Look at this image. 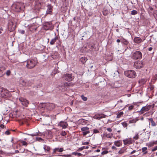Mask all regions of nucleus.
Instances as JSON below:
<instances>
[{
	"instance_id": "1",
	"label": "nucleus",
	"mask_w": 157,
	"mask_h": 157,
	"mask_svg": "<svg viewBox=\"0 0 157 157\" xmlns=\"http://www.w3.org/2000/svg\"><path fill=\"white\" fill-rule=\"evenodd\" d=\"M0 96L2 98H7L11 96V94L7 89L1 88L0 89Z\"/></svg>"
},
{
	"instance_id": "2",
	"label": "nucleus",
	"mask_w": 157,
	"mask_h": 157,
	"mask_svg": "<svg viewBox=\"0 0 157 157\" xmlns=\"http://www.w3.org/2000/svg\"><path fill=\"white\" fill-rule=\"evenodd\" d=\"M125 75L129 78H134L136 76V73L133 70H128L124 72Z\"/></svg>"
},
{
	"instance_id": "3",
	"label": "nucleus",
	"mask_w": 157,
	"mask_h": 157,
	"mask_svg": "<svg viewBox=\"0 0 157 157\" xmlns=\"http://www.w3.org/2000/svg\"><path fill=\"white\" fill-rule=\"evenodd\" d=\"M13 7L14 10L16 12H20L21 10L24 8V4L21 2H17L15 5H14Z\"/></svg>"
},
{
	"instance_id": "4",
	"label": "nucleus",
	"mask_w": 157,
	"mask_h": 157,
	"mask_svg": "<svg viewBox=\"0 0 157 157\" xmlns=\"http://www.w3.org/2000/svg\"><path fill=\"white\" fill-rule=\"evenodd\" d=\"M36 65V62L33 60H28L27 61L26 67L28 68L32 69Z\"/></svg>"
},
{
	"instance_id": "5",
	"label": "nucleus",
	"mask_w": 157,
	"mask_h": 157,
	"mask_svg": "<svg viewBox=\"0 0 157 157\" xmlns=\"http://www.w3.org/2000/svg\"><path fill=\"white\" fill-rule=\"evenodd\" d=\"M142 57V54L139 51L135 52L132 54V58L135 59H140Z\"/></svg>"
},
{
	"instance_id": "6",
	"label": "nucleus",
	"mask_w": 157,
	"mask_h": 157,
	"mask_svg": "<svg viewBox=\"0 0 157 157\" xmlns=\"http://www.w3.org/2000/svg\"><path fill=\"white\" fill-rule=\"evenodd\" d=\"M63 78L67 81L70 82L72 80L73 78L71 74L67 73L63 75Z\"/></svg>"
},
{
	"instance_id": "7",
	"label": "nucleus",
	"mask_w": 157,
	"mask_h": 157,
	"mask_svg": "<svg viewBox=\"0 0 157 157\" xmlns=\"http://www.w3.org/2000/svg\"><path fill=\"white\" fill-rule=\"evenodd\" d=\"M134 66L136 68L139 69L143 67V64L141 61H138L134 63Z\"/></svg>"
},
{
	"instance_id": "8",
	"label": "nucleus",
	"mask_w": 157,
	"mask_h": 157,
	"mask_svg": "<svg viewBox=\"0 0 157 157\" xmlns=\"http://www.w3.org/2000/svg\"><path fill=\"white\" fill-rule=\"evenodd\" d=\"M45 106L46 108L49 110H52L55 107L54 104L49 103L45 104Z\"/></svg>"
},
{
	"instance_id": "9",
	"label": "nucleus",
	"mask_w": 157,
	"mask_h": 157,
	"mask_svg": "<svg viewBox=\"0 0 157 157\" xmlns=\"http://www.w3.org/2000/svg\"><path fill=\"white\" fill-rule=\"evenodd\" d=\"M19 100L23 105L25 106H27L29 104V102L26 99L22 98H19Z\"/></svg>"
},
{
	"instance_id": "10",
	"label": "nucleus",
	"mask_w": 157,
	"mask_h": 157,
	"mask_svg": "<svg viewBox=\"0 0 157 157\" xmlns=\"http://www.w3.org/2000/svg\"><path fill=\"white\" fill-rule=\"evenodd\" d=\"M81 129L83 132V135L84 136H85L90 132V131L89 130V128L87 127H86L82 128Z\"/></svg>"
},
{
	"instance_id": "11",
	"label": "nucleus",
	"mask_w": 157,
	"mask_h": 157,
	"mask_svg": "<svg viewBox=\"0 0 157 157\" xmlns=\"http://www.w3.org/2000/svg\"><path fill=\"white\" fill-rule=\"evenodd\" d=\"M20 82L23 86H30L29 84V82L26 79L22 80Z\"/></svg>"
},
{
	"instance_id": "12",
	"label": "nucleus",
	"mask_w": 157,
	"mask_h": 157,
	"mask_svg": "<svg viewBox=\"0 0 157 157\" xmlns=\"http://www.w3.org/2000/svg\"><path fill=\"white\" fill-rule=\"evenodd\" d=\"M124 144L125 145H128L132 143V141L131 139L128 138L123 140Z\"/></svg>"
},
{
	"instance_id": "13",
	"label": "nucleus",
	"mask_w": 157,
	"mask_h": 157,
	"mask_svg": "<svg viewBox=\"0 0 157 157\" xmlns=\"http://www.w3.org/2000/svg\"><path fill=\"white\" fill-rule=\"evenodd\" d=\"M151 106H146L143 107L141 109V111L142 113H144L145 112L149 110L150 109Z\"/></svg>"
},
{
	"instance_id": "14",
	"label": "nucleus",
	"mask_w": 157,
	"mask_h": 157,
	"mask_svg": "<svg viewBox=\"0 0 157 157\" xmlns=\"http://www.w3.org/2000/svg\"><path fill=\"white\" fill-rule=\"evenodd\" d=\"M59 125L62 127L63 128H65L67 127L68 124L66 122L61 121L59 123Z\"/></svg>"
},
{
	"instance_id": "15",
	"label": "nucleus",
	"mask_w": 157,
	"mask_h": 157,
	"mask_svg": "<svg viewBox=\"0 0 157 157\" xmlns=\"http://www.w3.org/2000/svg\"><path fill=\"white\" fill-rule=\"evenodd\" d=\"M142 41V39L139 37H135L134 39V42L137 44L141 43Z\"/></svg>"
},
{
	"instance_id": "16",
	"label": "nucleus",
	"mask_w": 157,
	"mask_h": 157,
	"mask_svg": "<svg viewBox=\"0 0 157 157\" xmlns=\"http://www.w3.org/2000/svg\"><path fill=\"white\" fill-rule=\"evenodd\" d=\"M63 151V148H56L53 150L54 153H56L57 152H62Z\"/></svg>"
},
{
	"instance_id": "17",
	"label": "nucleus",
	"mask_w": 157,
	"mask_h": 157,
	"mask_svg": "<svg viewBox=\"0 0 157 157\" xmlns=\"http://www.w3.org/2000/svg\"><path fill=\"white\" fill-rule=\"evenodd\" d=\"M52 11V7L51 6H48V9L46 11L47 14H50Z\"/></svg>"
},
{
	"instance_id": "18",
	"label": "nucleus",
	"mask_w": 157,
	"mask_h": 157,
	"mask_svg": "<svg viewBox=\"0 0 157 157\" xmlns=\"http://www.w3.org/2000/svg\"><path fill=\"white\" fill-rule=\"evenodd\" d=\"M58 37L56 36L54 38L52 39L50 42V44L52 45L54 44L56 41L58 40Z\"/></svg>"
},
{
	"instance_id": "19",
	"label": "nucleus",
	"mask_w": 157,
	"mask_h": 157,
	"mask_svg": "<svg viewBox=\"0 0 157 157\" xmlns=\"http://www.w3.org/2000/svg\"><path fill=\"white\" fill-rule=\"evenodd\" d=\"M87 60V59L85 57H83L80 59V61L83 63H85Z\"/></svg>"
},
{
	"instance_id": "20",
	"label": "nucleus",
	"mask_w": 157,
	"mask_h": 157,
	"mask_svg": "<svg viewBox=\"0 0 157 157\" xmlns=\"http://www.w3.org/2000/svg\"><path fill=\"white\" fill-rule=\"evenodd\" d=\"M149 120L151 123V125L152 126H155L156 125V123L153 120V119L152 118H149Z\"/></svg>"
},
{
	"instance_id": "21",
	"label": "nucleus",
	"mask_w": 157,
	"mask_h": 157,
	"mask_svg": "<svg viewBox=\"0 0 157 157\" xmlns=\"http://www.w3.org/2000/svg\"><path fill=\"white\" fill-rule=\"evenodd\" d=\"M74 85V84L71 82H65L64 84V86L66 87H68L69 86H72Z\"/></svg>"
},
{
	"instance_id": "22",
	"label": "nucleus",
	"mask_w": 157,
	"mask_h": 157,
	"mask_svg": "<svg viewBox=\"0 0 157 157\" xmlns=\"http://www.w3.org/2000/svg\"><path fill=\"white\" fill-rule=\"evenodd\" d=\"M114 144L117 146L120 147L122 144L120 141H117L114 142Z\"/></svg>"
},
{
	"instance_id": "23",
	"label": "nucleus",
	"mask_w": 157,
	"mask_h": 157,
	"mask_svg": "<svg viewBox=\"0 0 157 157\" xmlns=\"http://www.w3.org/2000/svg\"><path fill=\"white\" fill-rule=\"evenodd\" d=\"M89 148V147L88 146H83L82 147H81L79 148L77 150L78 151H82V150L86 149H88Z\"/></svg>"
},
{
	"instance_id": "24",
	"label": "nucleus",
	"mask_w": 157,
	"mask_h": 157,
	"mask_svg": "<svg viewBox=\"0 0 157 157\" xmlns=\"http://www.w3.org/2000/svg\"><path fill=\"white\" fill-rule=\"evenodd\" d=\"M138 120V119L137 118H135L133 119L130 120H129V123H136Z\"/></svg>"
},
{
	"instance_id": "25",
	"label": "nucleus",
	"mask_w": 157,
	"mask_h": 157,
	"mask_svg": "<svg viewBox=\"0 0 157 157\" xmlns=\"http://www.w3.org/2000/svg\"><path fill=\"white\" fill-rule=\"evenodd\" d=\"M123 114V112H121L117 114V118H119Z\"/></svg>"
},
{
	"instance_id": "26",
	"label": "nucleus",
	"mask_w": 157,
	"mask_h": 157,
	"mask_svg": "<svg viewBox=\"0 0 157 157\" xmlns=\"http://www.w3.org/2000/svg\"><path fill=\"white\" fill-rule=\"evenodd\" d=\"M4 75L3 68L0 67V77H2Z\"/></svg>"
},
{
	"instance_id": "27",
	"label": "nucleus",
	"mask_w": 157,
	"mask_h": 157,
	"mask_svg": "<svg viewBox=\"0 0 157 157\" xmlns=\"http://www.w3.org/2000/svg\"><path fill=\"white\" fill-rule=\"evenodd\" d=\"M122 42L125 45H127L128 44V42L126 40L124 39L122 40Z\"/></svg>"
},
{
	"instance_id": "28",
	"label": "nucleus",
	"mask_w": 157,
	"mask_h": 157,
	"mask_svg": "<svg viewBox=\"0 0 157 157\" xmlns=\"http://www.w3.org/2000/svg\"><path fill=\"white\" fill-rule=\"evenodd\" d=\"M138 12L136 10H133L131 11V14L132 15H135L137 14Z\"/></svg>"
},
{
	"instance_id": "29",
	"label": "nucleus",
	"mask_w": 157,
	"mask_h": 157,
	"mask_svg": "<svg viewBox=\"0 0 157 157\" xmlns=\"http://www.w3.org/2000/svg\"><path fill=\"white\" fill-rule=\"evenodd\" d=\"M125 150L124 148H121L119 151L118 153L120 154H122L124 152Z\"/></svg>"
},
{
	"instance_id": "30",
	"label": "nucleus",
	"mask_w": 157,
	"mask_h": 157,
	"mask_svg": "<svg viewBox=\"0 0 157 157\" xmlns=\"http://www.w3.org/2000/svg\"><path fill=\"white\" fill-rule=\"evenodd\" d=\"M121 124L122 126L124 128L128 126V124L127 123L125 122H122Z\"/></svg>"
},
{
	"instance_id": "31",
	"label": "nucleus",
	"mask_w": 157,
	"mask_h": 157,
	"mask_svg": "<svg viewBox=\"0 0 157 157\" xmlns=\"http://www.w3.org/2000/svg\"><path fill=\"white\" fill-rule=\"evenodd\" d=\"M81 97L82 99L84 101H86L87 100V98L86 97H85L83 95H82L81 96Z\"/></svg>"
},
{
	"instance_id": "32",
	"label": "nucleus",
	"mask_w": 157,
	"mask_h": 157,
	"mask_svg": "<svg viewBox=\"0 0 157 157\" xmlns=\"http://www.w3.org/2000/svg\"><path fill=\"white\" fill-rule=\"evenodd\" d=\"M21 143H22L23 145L26 146L27 145V143L26 142L24 141H21Z\"/></svg>"
},
{
	"instance_id": "33",
	"label": "nucleus",
	"mask_w": 157,
	"mask_h": 157,
	"mask_svg": "<svg viewBox=\"0 0 157 157\" xmlns=\"http://www.w3.org/2000/svg\"><path fill=\"white\" fill-rule=\"evenodd\" d=\"M60 134L62 136H65L66 135V132L64 131H62L60 133Z\"/></svg>"
},
{
	"instance_id": "34",
	"label": "nucleus",
	"mask_w": 157,
	"mask_h": 157,
	"mask_svg": "<svg viewBox=\"0 0 157 157\" xmlns=\"http://www.w3.org/2000/svg\"><path fill=\"white\" fill-rule=\"evenodd\" d=\"M113 136V134L112 133H109L107 135V137L109 138H111Z\"/></svg>"
},
{
	"instance_id": "35",
	"label": "nucleus",
	"mask_w": 157,
	"mask_h": 157,
	"mask_svg": "<svg viewBox=\"0 0 157 157\" xmlns=\"http://www.w3.org/2000/svg\"><path fill=\"white\" fill-rule=\"evenodd\" d=\"M98 116L99 119L105 117V115H98Z\"/></svg>"
},
{
	"instance_id": "36",
	"label": "nucleus",
	"mask_w": 157,
	"mask_h": 157,
	"mask_svg": "<svg viewBox=\"0 0 157 157\" xmlns=\"http://www.w3.org/2000/svg\"><path fill=\"white\" fill-rule=\"evenodd\" d=\"M44 148L45 150H47V151H48L49 150V147L46 146V145L44 146Z\"/></svg>"
},
{
	"instance_id": "37",
	"label": "nucleus",
	"mask_w": 157,
	"mask_h": 157,
	"mask_svg": "<svg viewBox=\"0 0 157 157\" xmlns=\"http://www.w3.org/2000/svg\"><path fill=\"white\" fill-rule=\"evenodd\" d=\"M133 138L135 140H137L139 138V135L138 134H137Z\"/></svg>"
},
{
	"instance_id": "38",
	"label": "nucleus",
	"mask_w": 157,
	"mask_h": 157,
	"mask_svg": "<svg viewBox=\"0 0 157 157\" xmlns=\"http://www.w3.org/2000/svg\"><path fill=\"white\" fill-rule=\"evenodd\" d=\"M108 151H103L101 152V154L102 155H104L107 154L108 153Z\"/></svg>"
},
{
	"instance_id": "39",
	"label": "nucleus",
	"mask_w": 157,
	"mask_h": 157,
	"mask_svg": "<svg viewBox=\"0 0 157 157\" xmlns=\"http://www.w3.org/2000/svg\"><path fill=\"white\" fill-rule=\"evenodd\" d=\"M93 118L94 119H99V117H98V115H95L93 117Z\"/></svg>"
},
{
	"instance_id": "40",
	"label": "nucleus",
	"mask_w": 157,
	"mask_h": 157,
	"mask_svg": "<svg viewBox=\"0 0 157 157\" xmlns=\"http://www.w3.org/2000/svg\"><path fill=\"white\" fill-rule=\"evenodd\" d=\"M133 105H131L128 107V110H131L133 108Z\"/></svg>"
},
{
	"instance_id": "41",
	"label": "nucleus",
	"mask_w": 157,
	"mask_h": 157,
	"mask_svg": "<svg viewBox=\"0 0 157 157\" xmlns=\"http://www.w3.org/2000/svg\"><path fill=\"white\" fill-rule=\"evenodd\" d=\"M89 142H82V145H88L89 144Z\"/></svg>"
},
{
	"instance_id": "42",
	"label": "nucleus",
	"mask_w": 157,
	"mask_h": 157,
	"mask_svg": "<svg viewBox=\"0 0 157 157\" xmlns=\"http://www.w3.org/2000/svg\"><path fill=\"white\" fill-rule=\"evenodd\" d=\"M10 74V70L7 71L6 73V74L7 75L9 76Z\"/></svg>"
},
{
	"instance_id": "43",
	"label": "nucleus",
	"mask_w": 157,
	"mask_h": 157,
	"mask_svg": "<svg viewBox=\"0 0 157 157\" xmlns=\"http://www.w3.org/2000/svg\"><path fill=\"white\" fill-rule=\"evenodd\" d=\"M147 149V147H144L142 148V151L143 152H144Z\"/></svg>"
},
{
	"instance_id": "44",
	"label": "nucleus",
	"mask_w": 157,
	"mask_h": 157,
	"mask_svg": "<svg viewBox=\"0 0 157 157\" xmlns=\"http://www.w3.org/2000/svg\"><path fill=\"white\" fill-rule=\"evenodd\" d=\"M93 132L94 133H97L99 132V131L97 129H94Z\"/></svg>"
},
{
	"instance_id": "45",
	"label": "nucleus",
	"mask_w": 157,
	"mask_h": 157,
	"mask_svg": "<svg viewBox=\"0 0 157 157\" xmlns=\"http://www.w3.org/2000/svg\"><path fill=\"white\" fill-rule=\"evenodd\" d=\"M19 33L21 34H24L25 33V31L23 30H20L19 31Z\"/></svg>"
},
{
	"instance_id": "46",
	"label": "nucleus",
	"mask_w": 157,
	"mask_h": 157,
	"mask_svg": "<svg viewBox=\"0 0 157 157\" xmlns=\"http://www.w3.org/2000/svg\"><path fill=\"white\" fill-rule=\"evenodd\" d=\"M5 133L6 135H9L10 134V132L9 131H7L5 132Z\"/></svg>"
},
{
	"instance_id": "47",
	"label": "nucleus",
	"mask_w": 157,
	"mask_h": 157,
	"mask_svg": "<svg viewBox=\"0 0 157 157\" xmlns=\"http://www.w3.org/2000/svg\"><path fill=\"white\" fill-rule=\"evenodd\" d=\"M157 150V146L155 147L153 149H152V151H154Z\"/></svg>"
},
{
	"instance_id": "48",
	"label": "nucleus",
	"mask_w": 157,
	"mask_h": 157,
	"mask_svg": "<svg viewBox=\"0 0 157 157\" xmlns=\"http://www.w3.org/2000/svg\"><path fill=\"white\" fill-rule=\"evenodd\" d=\"M63 156L64 157H71V155H63Z\"/></svg>"
},
{
	"instance_id": "49",
	"label": "nucleus",
	"mask_w": 157,
	"mask_h": 157,
	"mask_svg": "<svg viewBox=\"0 0 157 157\" xmlns=\"http://www.w3.org/2000/svg\"><path fill=\"white\" fill-rule=\"evenodd\" d=\"M106 129L109 132H111L112 131V130L111 129V128H107Z\"/></svg>"
},
{
	"instance_id": "50",
	"label": "nucleus",
	"mask_w": 157,
	"mask_h": 157,
	"mask_svg": "<svg viewBox=\"0 0 157 157\" xmlns=\"http://www.w3.org/2000/svg\"><path fill=\"white\" fill-rule=\"evenodd\" d=\"M0 127L2 128H3L5 127V126L3 124H2L0 125Z\"/></svg>"
},
{
	"instance_id": "51",
	"label": "nucleus",
	"mask_w": 157,
	"mask_h": 157,
	"mask_svg": "<svg viewBox=\"0 0 157 157\" xmlns=\"http://www.w3.org/2000/svg\"><path fill=\"white\" fill-rule=\"evenodd\" d=\"M77 155L78 156H80L81 155H82V154L80 153H77Z\"/></svg>"
},
{
	"instance_id": "52",
	"label": "nucleus",
	"mask_w": 157,
	"mask_h": 157,
	"mask_svg": "<svg viewBox=\"0 0 157 157\" xmlns=\"http://www.w3.org/2000/svg\"><path fill=\"white\" fill-rule=\"evenodd\" d=\"M152 47H150L148 48V50L149 51H151L152 50Z\"/></svg>"
},
{
	"instance_id": "53",
	"label": "nucleus",
	"mask_w": 157,
	"mask_h": 157,
	"mask_svg": "<svg viewBox=\"0 0 157 157\" xmlns=\"http://www.w3.org/2000/svg\"><path fill=\"white\" fill-rule=\"evenodd\" d=\"M72 154L74 155H76L77 154V152H73L72 153Z\"/></svg>"
},
{
	"instance_id": "54",
	"label": "nucleus",
	"mask_w": 157,
	"mask_h": 157,
	"mask_svg": "<svg viewBox=\"0 0 157 157\" xmlns=\"http://www.w3.org/2000/svg\"><path fill=\"white\" fill-rule=\"evenodd\" d=\"M121 41L119 39H117V42L118 43H119Z\"/></svg>"
},
{
	"instance_id": "55",
	"label": "nucleus",
	"mask_w": 157,
	"mask_h": 157,
	"mask_svg": "<svg viewBox=\"0 0 157 157\" xmlns=\"http://www.w3.org/2000/svg\"><path fill=\"white\" fill-rule=\"evenodd\" d=\"M112 148L113 149H115L116 148V147L114 146H112Z\"/></svg>"
},
{
	"instance_id": "56",
	"label": "nucleus",
	"mask_w": 157,
	"mask_h": 157,
	"mask_svg": "<svg viewBox=\"0 0 157 157\" xmlns=\"http://www.w3.org/2000/svg\"><path fill=\"white\" fill-rule=\"evenodd\" d=\"M96 151H97V152H100V150H99V149H97V150H96Z\"/></svg>"
},
{
	"instance_id": "57",
	"label": "nucleus",
	"mask_w": 157,
	"mask_h": 157,
	"mask_svg": "<svg viewBox=\"0 0 157 157\" xmlns=\"http://www.w3.org/2000/svg\"><path fill=\"white\" fill-rule=\"evenodd\" d=\"M15 151L16 153H18L19 152V151L18 150Z\"/></svg>"
},
{
	"instance_id": "58",
	"label": "nucleus",
	"mask_w": 157,
	"mask_h": 157,
	"mask_svg": "<svg viewBox=\"0 0 157 157\" xmlns=\"http://www.w3.org/2000/svg\"><path fill=\"white\" fill-rule=\"evenodd\" d=\"M2 30L1 29H0V33H2Z\"/></svg>"
},
{
	"instance_id": "59",
	"label": "nucleus",
	"mask_w": 157,
	"mask_h": 157,
	"mask_svg": "<svg viewBox=\"0 0 157 157\" xmlns=\"http://www.w3.org/2000/svg\"><path fill=\"white\" fill-rule=\"evenodd\" d=\"M135 152V151H133L132 152V153H133Z\"/></svg>"
},
{
	"instance_id": "60",
	"label": "nucleus",
	"mask_w": 157,
	"mask_h": 157,
	"mask_svg": "<svg viewBox=\"0 0 157 157\" xmlns=\"http://www.w3.org/2000/svg\"><path fill=\"white\" fill-rule=\"evenodd\" d=\"M150 10H153V8H151H151H150Z\"/></svg>"
},
{
	"instance_id": "61",
	"label": "nucleus",
	"mask_w": 157,
	"mask_h": 157,
	"mask_svg": "<svg viewBox=\"0 0 157 157\" xmlns=\"http://www.w3.org/2000/svg\"><path fill=\"white\" fill-rule=\"evenodd\" d=\"M73 19L74 21H75V17H74V18H73Z\"/></svg>"
},
{
	"instance_id": "62",
	"label": "nucleus",
	"mask_w": 157,
	"mask_h": 157,
	"mask_svg": "<svg viewBox=\"0 0 157 157\" xmlns=\"http://www.w3.org/2000/svg\"><path fill=\"white\" fill-rule=\"evenodd\" d=\"M40 140H42V139L41 138H40Z\"/></svg>"
},
{
	"instance_id": "63",
	"label": "nucleus",
	"mask_w": 157,
	"mask_h": 157,
	"mask_svg": "<svg viewBox=\"0 0 157 157\" xmlns=\"http://www.w3.org/2000/svg\"><path fill=\"white\" fill-rule=\"evenodd\" d=\"M118 132H120V131H118Z\"/></svg>"
},
{
	"instance_id": "64",
	"label": "nucleus",
	"mask_w": 157,
	"mask_h": 157,
	"mask_svg": "<svg viewBox=\"0 0 157 157\" xmlns=\"http://www.w3.org/2000/svg\"><path fill=\"white\" fill-rule=\"evenodd\" d=\"M156 154L157 155V152L156 153Z\"/></svg>"
}]
</instances>
